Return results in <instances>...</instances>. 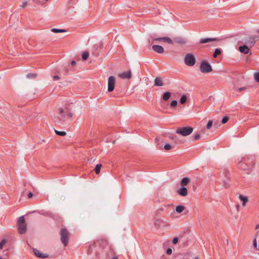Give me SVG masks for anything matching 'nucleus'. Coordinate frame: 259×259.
Returning a JSON list of instances; mask_svg holds the SVG:
<instances>
[{
	"label": "nucleus",
	"mask_w": 259,
	"mask_h": 259,
	"mask_svg": "<svg viewBox=\"0 0 259 259\" xmlns=\"http://www.w3.org/2000/svg\"><path fill=\"white\" fill-rule=\"evenodd\" d=\"M72 113L70 109L67 107L60 108L59 109L58 119L61 122H65L68 119H71L72 117Z\"/></svg>",
	"instance_id": "obj_1"
},
{
	"label": "nucleus",
	"mask_w": 259,
	"mask_h": 259,
	"mask_svg": "<svg viewBox=\"0 0 259 259\" xmlns=\"http://www.w3.org/2000/svg\"><path fill=\"white\" fill-rule=\"evenodd\" d=\"M18 232L20 234H24L26 231L27 226L24 216L20 217L18 220Z\"/></svg>",
	"instance_id": "obj_2"
},
{
	"label": "nucleus",
	"mask_w": 259,
	"mask_h": 259,
	"mask_svg": "<svg viewBox=\"0 0 259 259\" xmlns=\"http://www.w3.org/2000/svg\"><path fill=\"white\" fill-rule=\"evenodd\" d=\"M193 131V128L189 126L179 127L176 130V133L180 134L183 136H187L191 134Z\"/></svg>",
	"instance_id": "obj_3"
},
{
	"label": "nucleus",
	"mask_w": 259,
	"mask_h": 259,
	"mask_svg": "<svg viewBox=\"0 0 259 259\" xmlns=\"http://www.w3.org/2000/svg\"><path fill=\"white\" fill-rule=\"evenodd\" d=\"M61 241L64 246L68 244L69 233L66 229H62L60 230Z\"/></svg>",
	"instance_id": "obj_4"
},
{
	"label": "nucleus",
	"mask_w": 259,
	"mask_h": 259,
	"mask_svg": "<svg viewBox=\"0 0 259 259\" xmlns=\"http://www.w3.org/2000/svg\"><path fill=\"white\" fill-rule=\"evenodd\" d=\"M185 63L189 66H192L196 63V59L194 56L191 53L187 54L184 58Z\"/></svg>",
	"instance_id": "obj_5"
},
{
	"label": "nucleus",
	"mask_w": 259,
	"mask_h": 259,
	"mask_svg": "<svg viewBox=\"0 0 259 259\" xmlns=\"http://www.w3.org/2000/svg\"><path fill=\"white\" fill-rule=\"evenodd\" d=\"M200 69L202 73H209L212 70L211 65L206 61L201 62L200 65Z\"/></svg>",
	"instance_id": "obj_6"
},
{
	"label": "nucleus",
	"mask_w": 259,
	"mask_h": 259,
	"mask_svg": "<svg viewBox=\"0 0 259 259\" xmlns=\"http://www.w3.org/2000/svg\"><path fill=\"white\" fill-rule=\"evenodd\" d=\"M115 84V78L111 76L109 77L108 80V91L111 92L114 90Z\"/></svg>",
	"instance_id": "obj_7"
},
{
	"label": "nucleus",
	"mask_w": 259,
	"mask_h": 259,
	"mask_svg": "<svg viewBox=\"0 0 259 259\" xmlns=\"http://www.w3.org/2000/svg\"><path fill=\"white\" fill-rule=\"evenodd\" d=\"M253 245L256 249H259V230L255 233Z\"/></svg>",
	"instance_id": "obj_8"
},
{
	"label": "nucleus",
	"mask_w": 259,
	"mask_h": 259,
	"mask_svg": "<svg viewBox=\"0 0 259 259\" xmlns=\"http://www.w3.org/2000/svg\"><path fill=\"white\" fill-rule=\"evenodd\" d=\"M174 41L177 44L184 45L186 44L187 40L186 38L182 36H176L174 38Z\"/></svg>",
	"instance_id": "obj_9"
},
{
	"label": "nucleus",
	"mask_w": 259,
	"mask_h": 259,
	"mask_svg": "<svg viewBox=\"0 0 259 259\" xmlns=\"http://www.w3.org/2000/svg\"><path fill=\"white\" fill-rule=\"evenodd\" d=\"M96 245H99L100 247L104 249L108 245V242L106 239H100L97 242H96Z\"/></svg>",
	"instance_id": "obj_10"
},
{
	"label": "nucleus",
	"mask_w": 259,
	"mask_h": 259,
	"mask_svg": "<svg viewBox=\"0 0 259 259\" xmlns=\"http://www.w3.org/2000/svg\"><path fill=\"white\" fill-rule=\"evenodd\" d=\"M118 75L122 79H130L132 77V72L129 70L126 72L119 73Z\"/></svg>",
	"instance_id": "obj_11"
},
{
	"label": "nucleus",
	"mask_w": 259,
	"mask_h": 259,
	"mask_svg": "<svg viewBox=\"0 0 259 259\" xmlns=\"http://www.w3.org/2000/svg\"><path fill=\"white\" fill-rule=\"evenodd\" d=\"M178 194H179L180 196L185 197L188 194V190L186 187H182L177 191Z\"/></svg>",
	"instance_id": "obj_12"
},
{
	"label": "nucleus",
	"mask_w": 259,
	"mask_h": 259,
	"mask_svg": "<svg viewBox=\"0 0 259 259\" xmlns=\"http://www.w3.org/2000/svg\"><path fill=\"white\" fill-rule=\"evenodd\" d=\"M152 50L155 52L162 54L164 52V49L162 47L159 45H154L152 46Z\"/></svg>",
	"instance_id": "obj_13"
},
{
	"label": "nucleus",
	"mask_w": 259,
	"mask_h": 259,
	"mask_svg": "<svg viewBox=\"0 0 259 259\" xmlns=\"http://www.w3.org/2000/svg\"><path fill=\"white\" fill-rule=\"evenodd\" d=\"M33 252L36 256L38 257L45 258L48 256V254H43L41 253L40 251L37 249H33Z\"/></svg>",
	"instance_id": "obj_14"
},
{
	"label": "nucleus",
	"mask_w": 259,
	"mask_h": 259,
	"mask_svg": "<svg viewBox=\"0 0 259 259\" xmlns=\"http://www.w3.org/2000/svg\"><path fill=\"white\" fill-rule=\"evenodd\" d=\"M190 183V180L189 178L187 177H185L183 178L181 181V186L182 187H185L187 186L188 184Z\"/></svg>",
	"instance_id": "obj_15"
},
{
	"label": "nucleus",
	"mask_w": 259,
	"mask_h": 259,
	"mask_svg": "<svg viewBox=\"0 0 259 259\" xmlns=\"http://www.w3.org/2000/svg\"><path fill=\"white\" fill-rule=\"evenodd\" d=\"M239 50L241 53H243L245 54H248L249 51V48L245 45L240 46Z\"/></svg>",
	"instance_id": "obj_16"
},
{
	"label": "nucleus",
	"mask_w": 259,
	"mask_h": 259,
	"mask_svg": "<svg viewBox=\"0 0 259 259\" xmlns=\"http://www.w3.org/2000/svg\"><path fill=\"white\" fill-rule=\"evenodd\" d=\"M239 199L242 202V205L245 206L246 204L248 202V198L246 196H244L242 195L239 196Z\"/></svg>",
	"instance_id": "obj_17"
},
{
	"label": "nucleus",
	"mask_w": 259,
	"mask_h": 259,
	"mask_svg": "<svg viewBox=\"0 0 259 259\" xmlns=\"http://www.w3.org/2000/svg\"><path fill=\"white\" fill-rule=\"evenodd\" d=\"M155 85L158 86V87H161L163 86V81L161 78L157 77L154 80Z\"/></svg>",
	"instance_id": "obj_18"
},
{
	"label": "nucleus",
	"mask_w": 259,
	"mask_h": 259,
	"mask_svg": "<svg viewBox=\"0 0 259 259\" xmlns=\"http://www.w3.org/2000/svg\"><path fill=\"white\" fill-rule=\"evenodd\" d=\"M216 40V38H205L202 39L200 41V43L201 44H204L207 43L211 41H213Z\"/></svg>",
	"instance_id": "obj_19"
},
{
	"label": "nucleus",
	"mask_w": 259,
	"mask_h": 259,
	"mask_svg": "<svg viewBox=\"0 0 259 259\" xmlns=\"http://www.w3.org/2000/svg\"><path fill=\"white\" fill-rule=\"evenodd\" d=\"M171 96V93L169 92H166L164 93L162 96V99L164 101H167L169 99Z\"/></svg>",
	"instance_id": "obj_20"
},
{
	"label": "nucleus",
	"mask_w": 259,
	"mask_h": 259,
	"mask_svg": "<svg viewBox=\"0 0 259 259\" xmlns=\"http://www.w3.org/2000/svg\"><path fill=\"white\" fill-rule=\"evenodd\" d=\"M185 209V207L183 205H178L176 207V211L178 213L182 212Z\"/></svg>",
	"instance_id": "obj_21"
},
{
	"label": "nucleus",
	"mask_w": 259,
	"mask_h": 259,
	"mask_svg": "<svg viewBox=\"0 0 259 259\" xmlns=\"http://www.w3.org/2000/svg\"><path fill=\"white\" fill-rule=\"evenodd\" d=\"M102 167V164H98L96 165L95 168V171L96 174L99 175L100 172V170Z\"/></svg>",
	"instance_id": "obj_22"
},
{
	"label": "nucleus",
	"mask_w": 259,
	"mask_h": 259,
	"mask_svg": "<svg viewBox=\"0 0 259 259\" xmlns=\"http://www.w3.org/2000/svg\"><path fill=\"white\" fill-rule=\"evenodd\" d=\"M51 31L54 33H60L66 32V30L65 29H63L52 28L51 29Z\"/></svg>",
	"instance_id": "obj_23"
},
{
	"label": "nucleus",
	"mask_w": 259,
	"mask_h": 259,
	"mask_svg": "<svg viewBox=\"0 0 259 259\" xmlns=\"http://www.w3.org/2000/svg\"><path fill=\"white\" fill-rule=\"evenodd\" d=\"M162 39H163L162 40L169 44H172L173 42L172 40L168 37H163Z\"/></svg>",
	"instance_id": "obj_24"
},
{
	"label": "nucleus",
	"mask_w": 259,
	"mask_h": 259,
	"mask_svg": "<svg viewBox=\"0 0 259 259\" xmlns=\"http://www.w3.org/2000/svg\"><path fill=\"white\" fill-rule=\"evenodd\" d=\"M234 90L236 92H242V91H246V87L238 88V87H235L234 88Z\"/></svg>",
	"instance_id": "obj_25"
},
{
	"label": "nucleus",
	"mask_w": 259,
	"mask_h": 259,
	"mask_svg": "<svg viewBox=\"0 0 259 259\" xmlns=\"http://www.w3.org/2000/svg\"><path fill=\"white\" fill-rule=\"evenodd\" d=\"M249 40H248V43H250L251 45H253L254 42L257 40L256 37H250Z\"/></svg>",
	"instance_id": "obj_26"
},
{
	"label": "nucleus",
	"mask_w": 259,
	"mask_h": 259,
	"mask_svg": "<svg viewBox=\"0 0 259 259\" xmlns=\"http://www.w3.org/2000/svg\"><path fill=\"white\" fill-rule=\"evenodd\" d=\"M89 54L87 52H84L82 54V58L83 60H85L89 57Z\"/></svg>",
	"instance_id": "obj_27"
},
{
	"label": "nucleus",
	"mask_w": 259,
	"mask_h": 259,
	"mask_svg": "<svg viewBox=\"0 0 259 259\" xmlns=\"http://www.w3.org/2000/svg\"><path fill=\"white\" fill-rule=\"evenodd\" d=\"M187 100V97L185 95H183L180 99V103L182 104H184Z\"/></svg>",
	"instance_id": "obj_28"
},
{
	"label": "nucleus",
	"mask_w": 259,
	"mask_h": 259,
	"mask_svg": "<svg viewBox=\"0 0 259 259\" xmlns=\"http://www.w3.org/2000/svg\"><path fill=\"white\" fill-rule=\"evenodd\" d=\"M221 52L220 51V50L218 49H216L214 51V52L213 54V57L214 58H216L219 55H220L221 54Z\"/></svg>",
	"instance_id": "obj_29"
},
{
	"label": "nucleus",
	"mask_w": 259,
	"mask_h": 259,
	"mask_svg": "<svg viewBox=\"0 0 259 259\" xmlns=\"http://www.w3.org/2000/svg\"><path fill=\"white\" fill-rule=\"evenodd\" d=\"M55 132L57 135L61 136H64L66 135V133L65 132H60L57 130H55Z\"/></svg>",
	"instance_id": "obj_30"
},
{
	"label": "nucleus",
	"mask_w": 259,
	"mask_h": 259,
	"mask_svg": "<svg viewBox=\"0 0 259 259\" xmlns=\"http://www.w3.org/2000/svg\"><path fill=\"white\" fill-rule=\"evenodd\" d=\"M37 76L36 74L29 73L27 75V77L28 78H35Z\"/></svg>",
	"instance_id": "obj_31"
},
{
	"label": "nucleus",
	"mask_w": 259,
	"mask_h": 259,
	"mask_svg": "<svg viewBox=\"0 0 259 259\" xmlns=\"http://www.w3.org/2000/svg\"><path fill=\"white\" fill-rule=\"evenodd\" d=\"M164 148L165 150H169L171 148V146L170 144H167L164 145Z\"/></svg>",
	"instance_id": "obj_32"
},
{
	"label": "nucleus",
	"mask_w": 259,
	"mask_h": 259,
	"mask_svg": "<svg viewBox=\"0 0 259 259\" xmlns=\"http://www.w3.org/2000/svg\"><path fill=\"white\" fill-rule=\"evenodd\" d=\"M212 124V121L211 120H209L206 125L207 129L209 130L211 128Z\"/></svg>",
	"instance_id": "obj_33"
},
{
	"label": "nucleus",
	"mask_w": 259,
	"mask_h": 259,
	"mask_svg": "<svg viewBox=\"0 0 259 259\" xmlns=\"http://www.w3.org/2000/svg\"><path fill=\"white\" fill-rule=\"evenodd\" d=\"M228 120H229V118L227 116H225L223 118V119L222 120V123L223 124H225L228 121Z\"/></svg>",
	"instance_id": "obj_34"
},
{
	"label": "nucleus",
	"mask_w": 259,
	"mask_h": 259,
	"mask_svg": "<svg viewBox=\"0 0 259 259\" xmlns=\"http://www.w3.org/2000/svg\"><path fill=\"white\" fill-rule=\"evenodd\" d=\"M177 101L176 100H173L171 102L170 106L171 107H176L177 105Z\"/></svg>",
	"instance_id": "obj_35"
},
{
	"label": "nucleus",
	"mask_w": 259,
	"mask_h": 259,
	"mask_svg": "<svg viewBox=\"0 0 259 259\" xmlns=\"http://www.w3.org/2000/svg\"><path fill=\"white\" fill-rule=\"evenodd\" d=\"M27 5H28V2H24L22 3V4L20 5V7L22 8H24L27 6Z\"/></svg>",
	"instance_id": "obj_36"
},
{
	"label": "nucleus",
	"mask_w": 259,
	"mask_h": 259,
	"mask_svg": "<svg viewBox=\"0 0 259 259\" xmlns=\"http://www.w3.org/2000/svg\"><path fill=\"white\" fill-rule=\"evenodd\" d=\"M6 241L5 240H3L1 242H0V249H2L4 245L6 244Z\"/></svg>",
	"instance_id": "obj_37"
},
{
	"label": "nucleus",
	"mask_w": 259,
	"mask_h": 259,
	"mask_svg": "<svg viewBox=\"0 0 259 259\" xmlns=\"http://www.w3.org/2000/svg\"><path fill=\"white\" fill-rule=\"evenodd\" d=\"M254 78L257 81L259 82V72L256 73L254 74Z\"/></svg>",
	"instance_id": "obj_38"
},
{
	"label": "nucleus",
	"mask_w": 259,
	"mask_h": 259,
	"mask_svg": "<svg viewBox=\"0 0 259 259\" xmlns=\"http://www.w3.org/2000/svg\"><path fill=\"white\" fill-rule=\"evenodd\" d=\"M162 38V37H159V38H154L152 40V42H156L157 41H160V40H162L163 39H161Z\"/></svg>",
	"instance_id": "obj_39"
},
{
	"label": "nucleus",
	"mask_w": 259,
	"mask_h": 259,
	"mask_svg": "<svg viewBox=\"0 0 259 259\" xmlns=\"http://www.w3.org/2000/svg\"><path fill=\"white\" fill-rule=\"evenodd\" d=\"M179 239L177 237H175L172 240V243L174 244H176L178 242Z\"/></svg>",
	"instance_id": "obj_40"
},
{
	"label": "nucleus",
	"mask_w": 259,
	"mask_h": 259,
	"mask_svg": "<svg viewBox=\"0 0 259 259\" xmlns=\"http://www.w3.org/2000/svg\"><path fill=\"white\" fill-rule=\"evenodd\" d=\"M200 138V135L199 134H196L194 136V140L195 141H197Z\"/></svg>",
	"instance_id": "obj_41"
},
{
	"label": "nucleus",
	"mask_w": 259,
	"mask_h": 259,
	"mask_svg": "<svg viewBox=\"0 0 259 259\" xmlns=\"http://www.w3.org/2000/svg\"><path fill=\"white\" fill-rule=\"evenodd\" d=\"M172 249L171 248H168L166 250V253L170 255L172 253Z\"/></svg>",
	"instance_id": "obj_42"
},
{
	"label": "nucleus",
	"mask_w": 259,
	"mask_h": 259,
	"mask_svg": "<svg viewBox=\"0 0 259 259\" xmlns=\"http://www.w3.org/2000/svg\"><path fill=\"white\" fill-rule=\"evenodd\" d=\"M53 78H54V80H59L60 77L58 75H55V76H54Z\"/></svg>",
	"instance_id": "obj_43"
},
{
	"label": "nucleus",
	"mask_w": 259,
	"mask_h": 259,
	"mask_svg": "<svg viewBox=\"0 0 259 259\" xmlns=\"http://www.w3.org/2000/svg\"><path fill=\"white\" fill-rule=\"evenodd\" d=\"M33 196V194L31 193V192H29L28 194V197L29 198H30L32 197Z\"/></svg>",
	"instance_id": "obj_44"
},
{
	"label": "nucleus",
	"mask_w": 259,
	"mask_h": 259,
	"mask_svg": "<svg viewBox=\"0 0 259 259\" xmlns=\"http://www.w3.org/2000/svg\"><path fill=\"white\" fill-rule=\"evenodd\" d=\"M71 63V65L73 66L75 65L76 64V62L74 61H72Z\"/></svg>",
	"instance_id": "obj_45"
},
{
	"label": "nucleus",
	"mask_w": 259,
	"mask_h": 259,
	"mask_svg": "<svg viewBox=\"0 0 259 259\" xmlns=\"http://www.w3.org/2000/svg\"><path fill=\"white\" fill-rule=\"evenodd\" d=\"M259 229V224H257V225H256V226H255V229H256V230H257V229Z\"/></svg>",
	"instance_id": "obj_46"
},
{
	"label": "nucleus",
	"mask_w": 259,
	"mask_h": 259,
	"mask_svg": "<svg viewBox=\"0 0 259 259\" xmlns=\"http://www.w3.org/2000/svg\"><path fill=\"white\" fill-rule=\"evenodd\" d=\"M194 259H199L198 256H196Z\"/></svg>",
	"instance_id": "obj_47"
},
{
	"label": "nucleus",
	"mask_w": 259,
	"mask_h": 259,
	"mask_svg": "<svg viewBox=\"0 0 259 259\" xmlns=\"http://www.w3.org/2000/svg\"><path fill=\"white\" fill-rule=\"evenodd\" d=\"M170 139H174V137H170Z\"/></svg>",
	"instance_id": "obj_48"
},
{
	"label": "nucleus",
	"mask_w": 259,
	"mask_h": 259,
	"mask_svg": "<svg viewBox=\"0 0 259 259\" xmlns=\"http://www.w3.org/2000/svg\"><path fill=\"white\" fill-rule=\"evenodd\" d=\"M112 259H117L116 257H113Z\"/></svg>",
	"instance_id": "obj_49"
},
{
	"label": "nucleus",
	"mask_w": 259,
	"mask_h": 259,
	"mask_svg": "<svg viewBox=\"0 0 259 259\" xmlns=\"http://www.w3.org/2000/svg\"><path fill=\"white\" fill-rule=\"evenodd\" d=\"M0 259H3L2 257H0Z\"/></svg>",
	"instance_id": "obj_50"
}]
</instances>
